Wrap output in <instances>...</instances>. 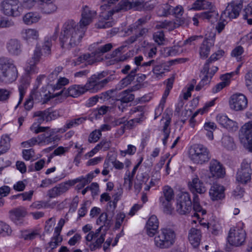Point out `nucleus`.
<instances>
[{
	"label": "nucleus",
	"instance_id": "11",
	"mask_svg": "<svg viewBox=\"0 0 252 252\" xmlns=\"http://www.w3.org/2000/svg\"><path fill=\"white\" fill-rule=\"evenodd\" d=\"M243 6L242 0H233L229 3L225 9L221 14V18L226 19L229 21L237 18Z\"/></svg>",
	"mask_w": 252,
	"mask_h": 252
},
{
	"label": "nucleus",
	"instance_id": "35",
	"mask_svg": "<svg viewBox=\"0 0 252 252\" xmlns=\"http://www.w3.org/2000/svg\"><path fill=\"white\" fill-rule=\"evenodd\" d=\"M31 130L35 133H38L41 132H45L46 133L39 135L37 137L38 140V144L44 142V140L47 136V130L50 129L48 126H40L36 124H33L30 128Z\"/></svg>",
	"mask_w": 252,
	"mask_h": 252
},
{
	"label": "nucleus",
	"instance_id": "49",
	"mask_svg": "<svg viewBox=\"0 0 252 252\" xmlns=\"http://www.w3.org/2000/svg\"><path fill=\"white\" fill-rule=\"evenodd\" d=\"M124 46H121L117 49H115L110 55V60L106 63L107 65H110L115 64L119 61H122V59H120L117 57L119 55H120L121 51L123 49Z\"/></svg>",
	"mask_w": 252,
	"mask_h": 252
},
{
	"label": "nucleus",
	"instance_id": "44",
	"mask_svg": "<svg viewBox=\"0 0 252 252\" xmlns=\"http://www.w3.org/2000/svg\"><path fill=\"white\" fill-rule=\"evenodd\" d=\"M112 217H111L110 213H103L96 220V224L97 225H100L103 223L104 226L109 227L111 224V220Z\"/></svg>",
	"mask_w": 252,
	"mask_h": 252
},
{
	"label": "nucleus",
	"instance_id": "5",
	"mask_svg": "<svg viewBox=\"0 0 252 252\" xmlns=\"http://www.w3.org/2000/svg\"><path fill=\"white\" fill-rule=\"evenodd\" d=\"M224 55V52L222 50H219L213 53L210 58L206 61L204 64L203 69H202V72L203 73H206L207 75L203 79L202 83H207L208 81L211 80L213 75L218 71V68L216 66H213L210 69V64L213 62H215L220 58H221Z\"/></svg>",
	"mask_w": 252,
	"mask_h": 252
},
{
	"label": "nucleus",
	"instance_id": "17",
	"mask_svg": "<svg viewBox=\"0 0 252 252\" xmlns=\"http://www.w3.org/2000/svg\"><path fill=\"white\" fill-rule=\"evenodd\" d=\"M218 123L229 131L234 132L238 130L239 126L237 122L229 119L227 115L219 114L216 118Z\"/></svg>",
	"mask_w": 252,
	"mask_h": 252
},
{
	"label": "nucleus",
	"instance_id": "57",
	"mask_svg": "<svg viewBox=\"0 0 252 252\" xmlns=\"http://www.w3.org/2000/svg\"><path fill=\"white\" fill-rule=\"evenodd\" d=\"M12 94L10 89L0 88V102L7 101Z\"/></svg>",
	"mask_w": 252,
	"mask_h": 252
},
{
	"label": "nucleus",
	"instance_id": "40",
	"mask_svg": "<svg viewBox=\"0 0 252 252\" xmlns=\"http://www.w3.org/2000/svg\"><path fill=\"white\" fill-rule=\"evenodd\" d=\"M30 85V80L29 78H22L21 80L20 84L19 86L18 90L19 92V100L18 105L20 104L23 99V97L26 94V90Z\"/></svg>",
	"mask_w": 252,
	"mask_h": 252
},
{
	"label": "nucleus",
	"instance_id": "4",
	"mask_svg": "<svg viewBox=\"0 0 252 252\" xmlns=\"http://www.w3.org/2000/svg\"><path fill=\"white\" fill-rule=\"evenodd\" d=\"M190 159L195 163L202 164L210 158V154L207 147L202 144H194L189 151Z\"/></svg>",
	"mask_w": 252,
	"mask_h": 252
},
{
	"label": "nucleus",
	"instance_id": "36",
	"mask_svg": "<svg viewBox=\"0 0 252 252\" xmlns=\"http://www.w3.org/2000/svg\"><path fill=\"white\" fill-rule=\"evenodd\" d=\"M184 11L181 5H177L174 8V28L184 24L185 19L183 16Z\"/></svg>",
	"mask_w": 252,
	"mask_h": 252
},
{
	"label": "nucleus",
	"instance_id": "12",
	"mask_svg": "<svg viewBox=\"0 0 252 252\" xmlns=\"http://www.w3.org/2000/svg\"><path fill=\"white\" fill-rule=\"evenodd\" d=\"M248 99L246 96L241 93H235L230 97L229 106L230 109L234 111H242L248 106Z\"/></svg>",
	"mask_w": 252,
	"mask_h": 252
},
{
	"label": "nucleus",
	"instance_id": "20",
	"mask_svg": "<svg viewBox=\"0 0 252 252\" xmlns=\"http://www.w3.org/2000/svg\"><path fill=\"white\" fill-rule=\"evenodd\" d=\"M17 77L18 71L15 65L0 72V81L5 83L13 82L16 80Z\"/></svg>",
	"mask_w": 252,
	"mask_h": 252
},
{
	"label": "nucleus",
	"instance_id": "2",
	"mask_svg": "<svg viewBox=\"0 0 252 252\" xmlns=\"http://www.w3.org/2000/svg\"><path fill=\"white\" fill-rule=\"evenodd\" d=\"M103 227V225L100 226L95 231H92L93 227L90 224H86L82 228V231L84 233H87L88 232V234L85 237V240L87 242H91L92 240L95 239V242L92 243L90 246L92 251L100 249L104 242L106 233L101 232Z\"/></svg>",
	"mask_w": 252,
	"mask_h": 252
},
{
	"label": "nucleus",
	"instance_id": "39",
	"mask_svg": "<svg viewBox=\"0 0 252 252\" xmlns=\"http://www.w3.org/2000/svg\"><path fill=\"white\" fill-rule=\"evenodd\" d=\"M40 19V15L32 12H28L23 17L24 23L27 25H31L37 22Z\"/></svg>",
	"mask_w": 252,
	"mask_h": 252
},
{
	"label": "nucleus",
	"instance_id": "32",
	"mask_svg": "<svg viewBox=\"0 0 252 252\" xmlns=\"http://www.w3.org/2000/svg\"><path fill=\"white\" fill-rule=\"evenodd\" d=\"M21 34L22 38L28 42L37 40L39 38V32L34 29H23L21 32Z\"/></svg>",
	"mask_w": 252,
	"mask_h": 252
},
{
	"label": "nucleus",
	"instance_id": "30",
	"mask_svg": "<svg viewBox=\"0 0 252 252\" xmlns=\"http://www.w3.org/2000/svg\"><path fill=\"white\" fill-rule=\"evenodd\" d=\"M214 45V41L212 39H204L199 47V55L200 58L203 59L207 58L210 54L211 48Z\"/></svg>",
	"mask_w": 252,
	"mask_h": 252
},
{
	"label": "nucleus",
	"instance_id": "28",
	"mask_svg": "<svg viewBox=\"0 0 252 252\" xmlns=\"http://www.w3.org/2000/svg\"><path fill=\"white\" fill-rule=\"evenodd\" d=\"M59 31V27L57 26L55 29L54 33L52 36H46L45 37L42 49L44 51V55L45 57L49 56L51 55V48L53 44V41H55L58 37V33Z\"/></svg>",
	"mask_w": 252,
	"mask_h": 252
},
{
	"label": "nucleus",
	"instance_id": "46",
	"mask_svg": "<svg viewBox=\"0 0 252 252\" xmlns=\"http://www.w3.org/2000/svg\"><path fill=\"white\" fill-rule=\"evenodd\" d=\"M10 138L7 135H3L0 141V155L6 153L10 148Z\"/></svg>",
	"mask_w": 252,
	"mask_h": 252
},
{
	"label": "nucleus",
	"instance_id": "21",
	"mask_svg": "<svg viewBox=\"0 0 252 252\" xmlns=\"http://www.w3.org/2000/svg\"><path fill=\"white\" fill-rule=\"evenodd\" d=\"M224 187L218 184H213L209 191L210 199L213 201H219L222 200L225 197Z\"/></svg>",
	"mask_w": 252,
	"mask_h": 252
},
{
	"label": "nucleus",
	"instance_id": "13",
	"mask_svg": "<svg viewBox=\"0 0 252 252\" xmlns=\"http://www.w3.org/2000/svg\"><path fill=\"white\" fill-rule=\"evenodd\" d=\"M131 66L128 65H125L121 70V72L127 75L123 78L116 86V89L121 90L126 87L134 80L137 75V72L139 70L138 67H136L130 71Z\"/></svg>",
	"mask_w": 252,
	"mask_h": 252
},
{
	"label": "nucleus",
	"instance_id": "1",
	"mask_svg": "<svg viewBox=\"0 0 252 252\" xmlns=\"http://www.w3.org/2000/svg\"><path fill=\"white\" fill-rule=\"evenodd\" d=\"M96 14L95 11H92L85 6L83 8L79 25L72 20L65 22L63 26L60 36L62 47L70 48L78 45L84 35L86 27L92 22Z\"/></svg>",
	"mask_w": 252,
	"mask_h": 252
},
{
	"label": "nucleus",
	"instance_id": "22",
	"mask_svg": "<svg viewBox=\"0 0 252 252\" xmlns=\"http://www.w3.org/2000/svg\"><path fill=\"white\" fill-rule=\"evenodd\" d=\"M138 86L135 85L131 88L124 90L117 95V101H120L121 103H127L134 99L135 96L132 92L138 90Z\"/></svg>",
	"mask_w": 252,
	"mask_h": 252
},
{
	"label": "nucleus",
	"instance_id": "48",
	"mask_svg": "<svg viewBox=\"0 0 252 252\" xmlns=\"http://www.w3.org/2000/svg\"><path fill=\"white\" fill-rule=\"evenodd\" d=\"M244 52V49L241 46H237L235 47L231 52V56L235 58L237 62H242L244 60L242 55Z\"/></svg>",
	"mask_w": 252,
	"mask_h": 252
},
{
	"label": "nucleus",
	"instance_id": "52",
	"mask_svg": "<svg viewBox=\"0 0 252 252\" xmlns=\"http://www.w3.org/2000/svg\"><path fill=\"white\" fill-rule=\"evenodd\" d=\"M143 60V57L142 56H136L134 58V63L138 66L141 65L142 67H147L155 64L156 61L151 60L148 62H144L142 63Z\"/></svg>",
	"mask_w": 252,
	"mask_h": 252
},
{
	"label": "nucleus",
	"instance_id": "9",
	"mask_svg": "<svg viewBox=\"0 0 252 252\" xmlns=\"http://www.w3.org/2000/svg\"><path fill=\"white\" fill-rule=\"evenodd\" d=\"M239 138L244 147L252 152V121L245 123L241 127Z\"/></svg>",
	"mask_w": 252,
	"mask_h": 252
},
{
	"label": "nucleus",
	"instance_id": "14",
	"mask_svg": "<svg viewBox=\"0 0 252 252\" xmlns=\"http://www.w3.org/2000/svg\"><path fill=\"white\" fill-rule=\"evenodd\" d=\"M151 19V16L146 15L138 19L134 23L131 25L128 29V32H134L139 38L144 37L149 30L147 28L143 27Z\"/></svg>",
	"mask_w": 252,
	"mask_h": 252
},
{
	"label": "nucleus",
	"instance_id": "31",
	"mask_svg": "<svg viewBox=\"0 0 252 252\" xmlns=\"http://www.w3.org/2000/svg\"><path fill=\"white\" fill-rule=\"evenodd\" d=\"M95 75H92L89 78L86 84L81 88L85 91H89L92 93H96L100 90L99 86Z\"/></svg>",
	"mask_w": 252,
	"mask_h": 252
},
{
	"label": "nucleus",
	"instance_id": "3",
	"mask_svg": "<svg viewBox=\"0 0 252 252\" xmlns=\"http://www.w3.org/2000/svg\"><path fill=\"white\" fill-rule=\"evenodd\" d=\"M244 227V224L241 223L230 228L227 237V242L230 245L238 247L245 244L247 233Z\"/></svg>",
	"mask_w": 252,
	"mask_h": 252
},
{
	"label": "nucleus",
	"instance_id": "42",
	"mask_svg": "<svg viewBox=\"0 0 252 252\" xmlns=\"http://www.w3.org/2000/svg\"><path fill=\"white\" fill-rule=\"evenodd\" d=\"M202 37V36H192L185 40L183 43H180L178 45L174 46V54L175 53L179 54L183 51V49L181 47L183 45L187 44H191L192 42L197 40L198 39L201 38Z\"/></svg>",
	"mask_w": 252,
	"mask_h": 252
},
{
	"label": "nucleus",
	"instance_id": "50",
	"mask_svg": "<svg viewBox=\"0 0 252 252\" xmlns=\"http://www.w3.org/2000/svg\"><path fill=\"white\" fill-rule=\"evenodd\" d=\"M86 120L87 118L86 117H80L67 121L64 126V128L69 129L73 127L77 126L83 124Z\"/></svg>",
	"mask_w": 252,
	"mask_h": 252
},
{
	"label": "nucleus",
	"instance_id": "26",
	"mask_svg": "<svg viewBox=\"0 0 252 252\" xmlns=\"http://www.w3.org/2000/svg\"><path fill=\"white\" fill-rule=\"evenodd\" d=\"M22 44L16 38L9 39L6 43V47L8 52L12 56H19L22 52Z\"/></svg>",
	"mask_w": 252,
	"mask_h": 252
},
{
	"label": "nucleus",
	"instance_id": "41",
	"mask_svg": "<svg viewBox=\"0 0 252 252\" xmlns=\"http://www.w3.org/2000/svg\"><path fill=\"white\" fill-rule=\"evenodd\" d=\"M252 174L251 172L238 170L236 174V181L242 184H246L251 180Z\"/></svg>",
	"mask_w": 252,
	"mask_h": 252
},
{
	"label": "nucleus",
	"instance_id": "45",
	"mask_svg": "<svg viewBox=\"0 0 252 252\" xmlns=\"http://www.w3.org/2000/svg\"><path fill=\"white\" fill-rule=\"evenodd\" d=\"M193 209L194 211V217H196L198 220L199 214L198 213H201L202 215L206 214V211L202 208L199 202V198L197 195H195L193 198Z\"/></svg>",
	"mask_w": 252,
	"mask_h": 252
},
{
	"label": "nucleus",
	"instance_id": "24",
	"mask_svg": "<svg viewBox=\"0 0 252 252\" xmlns=\"http://www.w3.org/2000/svg\"><path fill=\"white\" fill-rule=\"evenodd\" d=\"M71 185L69 180L62 183L48 191L47 194L50 198H55L66 192Z\"/></svg>",
	"mask_w": 252,
	"mask_h": 252
},
{
	"label": "nucleus",
	"instance_id": "19",
	"mask_svg": "<svg viewBox=\"0 0 252 252\" xmlns=\"http://www.w3.org/2000/svg\"><path fill=\"white\" fill-rule=\"evenodd\" d=\"M209 172L211 176L216 179L222 178L225 174L222 165L215 159L212 160L210 162Z\"/></svg>",
	"mask_w": 252,
	"mask_h": 252
},
{
	"label": "nucleus",
	"instance_id": "7",
	"mask_svg": "<svg viewBox=\"0 0 252 252\" xmlns=\"http://www.w3.org/2000/svg\"><path fill=\"white\" fill-rule=\"evenodd\" d=\"M42 56L41 48L38 44H36L25 68V72L28 75L30 76L37 72L38 68L36 65L40 62Z\"/></svg>",
	"mask_w": 252,
	"mask_h": 252
},
{
	"label": "nucleus",
	"instance_id": "54",
	"mask_svg": "<svg viewBox=\"0 0 252 252\" xmlns=\"http://www.w3.org/2000/svg\"><path fill=\"white\" fill-rule=\"evenodd\" d=\"M216 100V98H214L210 101L207 102L202 108L197 110L194 113V117H196L198 114L203 115L208 112L209 108L215 105Z\"/></svg>",
	"mask_w": 252,
	"mask_h": 252
},
{
	"label": "nucleus",
	"instance_id": "59",
	"mask_svg": "<svg viewBox=\"0 0 252 252\" xmlns=\"http://www.w3.org/2000/svg\"><path fill=\"white\" fill-rule=\"evenodd\" d=\"M63 70V67L58 66L55 68L54 70L48 75V80L49 82H54L58 78V76Z\"/></svg>",
	"mask_w": 252,
	"mask_h": 252
},
{
	"label": "nucleus",
	"instance_id": "56",
	"mask_svg": "<svg viewBox=\"0 0 252 252\" xmlns=\"http://www.w3.org/2000/svg\"><path fill=\"white\" fill-rule=\"evenodd\" d=\"M136 178L137 182H135L134 189L135 191L138 193L140 192L142 189V183L146 182L148 179L147 177H144L143 174H141L140 175H137Z\"/></svg>",
	"mask_w": 252,
	"mask_h": 252
},
{
	"label": "nucleus",
	"instance_id": "8",
	"mask_svg": "<svg viewBox=\"0 0 252 252\" xmlns=\"http://www.w3.org/2000/svg\"><path fill=\"white\" fill-rule=\"evenodd\" d=\"M163 196L159 197V202L163 208V212L168 215L172 213V201L173 200V189L169 186L162 188Z\"/></svg>",
	"mask_w": 252,
	"mask_h": 252
},
{
	"label": "nucleus",
	"instance_id": "51",
	"mask_svg": "<svg viewBox=\"0 0 252 252\" xmlns=\"http://www.w3.org/2000/svg\"><path fill=\"white\" fill-rule=\"evenodd\" d=\"M141 163V161L139 162L136 165H135L131 173H128V174H126V177L124 178L125 184H128L129 188H131L132 186V180L133 177L135 174V173Z\"/></svg>",
	"mask_w": 252,
	"mask_h": 252
},
{
	"label": "nucleus",
	"instance_id": "16",
	"mask_svg": "<svg viewBox=\"0 0 252 252\" xmlns=\"http://www.w3.org/2000/svg\"><path fill=\"white\" fill-rule=\"evenodd\" d=\"M201 179L202 177L199 173V175H193L191 181L189 182V189L193 193L202 194L206 191V188Z\"/></svg>",
	"mask_w": 252,
	"mask_h": 252
},
{
	"label": "nucleus",
	"instance_id": "37",
	"mask_svg": "<svg viewBox=\"0 0 252 252\" xmlns=\"http://www.w3.org/2000/svg\"><path fill=\"white\" fill-rule=\"evenodd\" d=\"M37 87L33 89L32 92L29 97L26 100L24 103L25 108L27 110H30L33 107L34 99L39 100L42 98V95L40 93L36 90Z\"/></svg>",
	"mask_w": 252,
	"mask_h": 252
},
{
	"label": "nucleus",
	"instance_id": "10",
	"mask_svg": "<svg viewBox=\"0 0 252 252\" xmlns=\"http://www.w3.org/2000/svg\"><path fill=\"white\" fill-rule=\"evenodd\" d=\"M192 209L189 194L186 192H180L177 195L176 211L181 215L189 213Z\"/></svg>",
	"mask_w": 252,
	"mask_h": 252
},
{
	"label": "nucleus",
	"instance_id": "15",
	"mask_svg": "<svg viewBox=\"0 0 252 252\" xmlns=\"http://www.w3.org/2000/svg\"><path fill=\"white\" fill-rule=\"evenodd\" d=\"M1 6L3 13L6 16L17 17L21 14L18 0H3Z\"/></svg>",
	"mask_w": 252,
	"mask_h": 252
},
{
	"label": "nucleus",
	"instance_id": "63",
	"mask_svg": "<svg viewBox=\"0 0 252 252\" xmlns=\"http://www.w3.org/2000/svg\"><path fill=\"white\" fill-rule=\"evenodd\" d=\"M101 136V133L100 131H98L97 129H95L89 135L88 138V142L89 143H95L100 138Z\"/></svg>",
	"mask_w": 252,
	"mask_h": 252
},
{
	"label": "nucleus",
	"instance_id": "29",
	"mask_svg": "<svg viewBox=\"0 0 252 252\" xmlns=\"http://www.w3.org/2000/svg\"><path fill=\"white\" fill-rule=\"evenodd\" d=\"M159 222L156 216L152 215L148 219L146 225L147 234L150 237H153L157 232Z\"/></svg>",
	"mask_w": 252,
	"mask_h": 252
},
{
	"label": "nucleus",
	"instance_id": "53",
	"mask_svg": "<svg viewBox=\"0 0 252 252\" xmlns=\"http://www.w3.org/2000/svg\"><path fill=\"white\" fill-rule=\"evenodd\" d=\"M14 65L10 59L8 58L1 57H0V72L3 71L6 69Z\"/></svg>",
	"mask_w": 252,
	"mask_h": 252
},
{
	"label": "nucleus",
	"instance_id": "6",
	"mask_svg": "<svg viewBox=\"0 0 252 252\" xmlns=\"http://www.w3.org/2000/svg\"><path fill=\"white\" fill-rule=\"evenodd\" d=\"M173 226H166L161 229V233L155 238V244L160 248H168L173 244Z\"/></svg>",
	"mask_w": 252,
	"mask_h": 252
},
{
	"label": "nucleus",
	"instance_id": "60",
	"mask_svg": "<svg viewBox=\"0 0 252 252\" xmlns=\"http://www.w3.org/2000/svg\"><path fill=\"white\" fill-rule=\"evenodd\" d=\"M173 80L171 78L169 79L168 82L166 85V89L160 100V103L164 104L166 102V99L169 94L170 91L172 88Z\"/></svg>",
	"mask_w": 252,
	"mask_h": 252
},
{
	"label": "nucleus",
	"instance_id": "58",
	"mask_svg": "<svg viewBox=\"0 0 252 252\" xmlns=\"http://www.w3.org/2000/svg\"><path fill=\"white\" fill-rule=\"evenodd\" d=\"M77 183H80L77 186V188L78 189H83L86 185L88 184V183H86V182L85 181L84 176H83L79 177L75 179L69 180V184L71 186H74Z\"/></svg>",
	"mask_w": 252,
	"mask_h": 252
},
{
	"label": "nucleus",
	"instance_id": "62",
	"mask_svg": "<svg viewBox=\"0 0 252 252\" xmlns=\"http://www.w3.org/2000/svg\"><path fill=\"white\" fill-rule=\"evenodd\" d=\"M45 121L47 122L55 120L59 116V113L57 111H51L49 109L44 111Z\"/></svg>",
	"mask_w": 252,
	"mask_h": 252
},
{
	"label": "nucleus",
	"instance_id": "64",
	"mask_svg": "<svg viewBox=\"0 0 252 252\" xmlns=\"http://www.w3.org/2000/svg\"><path fill=\"white\" fill-rule=\"evenodd\" d=\"M245 79L247 88L252 93V70L248 71L246 74Z\"/></svg>",
	"mask_w": 252,
	"mask_h": 252
},
{
	"label": "nucleus",
	"instance_id": "61",
	"mask_svg": "<svg viewBox=\"0 0 252 252\" xmlns=\"http://www.w3.org/2000/svg\"><path fill=\"white\" fill-rule=\"evenodd\" d=\"M173 11L172 7L168 4H166L158 10V14L161 16H167L171 14Z\"/></svg>",
	"mask_w": 252,
	"mask_h": 252
},
{
	"label": "nucleus",
	"instance_id": "33",
	"mask_svg": "<svg viewBox=\"0 0 252 252\" xmlns=\"http://www.w3.org/2000/svg\"><path fill=\"white\" fill-rule=\"evenodd\" d=\"M201 237V232L198 229L191 228L189 231V241L194 248H196L199 245Z\"/></svg>",
	"mask_w": 252,
	"mask_h": 252
},
{
	"label": "nucleus",
	"instance_id": "27",
	"mask_svg": "<svg viewBox=\"0 0 252 252\" xmlns=\"http://www.w3.org/2000/svg\"><path fill=\"white\" fill-rule=\"evenodd\" d=\"M112 47L113 45L111 43L98 46L94 52L91 53L94 63L102 61L103 60V55L109 51Z\"/></svg>",
	"mask_w": 252,
	"mask_h": 252
},
{
	"label": "nucleus",
	"instance_id": "47",
	"mask_svg": "<svg viewBox=\"0 0 252 252\" xmlns=\"http://www.w3.org/2000/svg\"><path fill=\"white\" fill-rule=\"evenodd\" d=\"M38 235L37 230H25L21 231L20 237L25 240H32Z\"/></svg>",
	"mask_w": 252,
	"mask_h": 252
},
{
	"label": "nucleus",
	"instance_id": "23",
	"mask_svg": "<svg viewBox=\"0 0 252 252\" xmlns=\"http://www.w3.org/2000/svg\"><path fill=\"white\" fill-rule=\"evenodd\" d=\"M80 86L79 85H74L69 87L67 89L63 88L59 92L54 94H53V97L62 95L63 97H66L68 96L76 97L84 92L83 90L82 91L80 90Z\"/></svg>",
	"mask_w": 252,
	"mask_h": 252
},
{
	"label": "nucleus",
	"instance_id": "38",
	"mask_svg": "<svg viewBox=\"0 0 252 252\" xmlns=\"http://www.w3.org/2000/svg\"><path fill=\"white\" fill-rule=\"evenodd\" d=\"M93 59L91 53L84 54L78 57L76 60H73L71 62V65L76 66L84 62H86V64L91 65L94 63Z\"/></svg>",
	"mask_w": 252,
	"mask_h": 252
},
{
	"label": "nucleus",
	"instance_id": "25",
	"mask_svg": "<svg viewBox=\"0 0 252 252\" xmlns=\"http://www.w3.org/2000/svg\"><path fill=\"white\" fill-rule=\"evenodd\" d=\"M143 3L144 0H138V1L123 0L119 2V8L117 10L126 11L131 8L139 10L144 6Z\"/></svg>",
	"mask_w": 252,
	"mask_h": 252
},
{
	"label": "nucleus",
	"instance_id": "34",
	"mask_svg": "<svg viewBox=\"0 0 252 252\" xmlns=\"http://www.w3.org/2000/svg\"><path fill=\"white\" fill-rule=\"evenodd\" d=\"M39 4L43 13L51 14L57 10V6L54 3V0H41Z\"/></svg>",
	"mask_w": 252,
	"mask_h": 252
},
{
	"label": "nucleus",
	"instance_id": "55",
	"mask_svg": "<svg viewBox=\"0 0 252 252\" xmlns=\"http://www.w3.org/2000/svg\"><path fill=\"white\" fill-rule=\"evenodd\" d=\"M69 79L65 77H60L56 84L52 85V89L54 91L61 89L64 86L67 85L69 83Z\"/></svg>",
	"mask_w": 252,
	"mask_h": 252
},
{
	"label": "nucleus",
	"instance_id": "18",
	"mask_svg": "<svg viewBox=\"0 0 252 252\" xmlns=\"http://www.w3.org/2000/svg\"><path fill=\"white\" fill-rule=\"evenodd\" d=\"M10 218L17 225H22L24 222V218L27 215L26 209L24 207L15 208L9 211Z\"/></svg>",
	"mask_w": 252,
	"mask_h": 252
},
{
	"label": "nucleus",
	"instance_id": "43",
	"mask_svg": "<svg viewBox=\"0 0 252 252\" xmlns=\"http://www.w3.org/2000/svg\"><path fill=\"white\" fill-rule=\"evenodd\" d=\"M223 147L228 150H233L235 148L233 138L229 135H224L221 139Z\"/></svg>",
	"mask_w": 252,
	"mask_h": 252
}]
</instances>
